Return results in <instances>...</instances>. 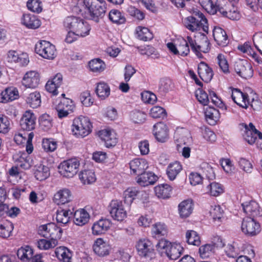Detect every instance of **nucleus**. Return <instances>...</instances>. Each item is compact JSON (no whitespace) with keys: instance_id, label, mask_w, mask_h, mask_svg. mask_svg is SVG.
<instances>
[{"instance_id":"nucleus-64","label":"nucleus","mask_w":262,"mask_h":262,"mask_svg":"<svg viewBox=\"0 0 262 262\" xmlns=\"http://www.w3.org/2000/svg\"><path fill=\"white\" fill-rule=\"evenodd\" d=\"M127 11L131 16L139 20H142L145 18V13L135 7L132 6L128 7Z\"/></svg>"},{"instance_id":"nucleus-5","label":"nucleus","mask_w":262,"mask_h":262,"mask_svg":"<svg viewBox=\"0 0 262 262\" xmlns=\"http://www.w3.org/2000/svg\"><path fill=\"white\" fill-rule=\"evenodd\" d=\"M83 4L92 19L96 21H98L99 18H102L106 11L104 0H83Z\"/></svg>"},{"instance_id":"nucleus-54","label":"nucleus","mask_w":262,"mask_h":262,"mask_svg":"<svg viewBox=\"0 0 262 262\" xmlns=\"http://www.w3.org/2000/svg\"><path fill=\"white\" fill-rule=\"evenodd\" d=\"M39 123L42 129L45 131H48L52 127V118L50 115L43 114L39 118Z\"/></svg>"},{"instance_id":"nucleus-35","label":"nucleus","mask_w":262,"mask_h":262,"mask_svg":"<svg viewBox=\"0 0 262 262\" xmlns=\"http://www.w3.org/2000/svg\"><path fill=\"white\" fill-rule=\"evenodd\" d=\"M74 211V207L73 206L68 209L58 210L56 216L57 222L63 225L68 224L73 217Z\"/></svg>"},{"instance_id":"nucleus-52","label":"nucleus","mask_w":262,"mask_h":262,"mask_svg":"<svg viewBox=\"0 0 262 262\" xmlns=\"http://www.w3.org/2000/svg\"><path fill=\"white\" fill-rule=\"evenodd\" d=\"M57 240H52L51 239L47 240L42 238L37 241L35 245L39 249L46 250L55 247L57 245Z\"/></svg>"},{"instance_id":"nucleus-58","label":"nucleus","mask_w":262,"mask_h":262,"mask_svg":"<svg viewBox=\"0 0 262 262\" xmlns=\"http://www.w3.org/2000/svg\"><path fill=\"white\" fill-rule=\"evenodd\" d=\"M27 7L29 10L37 14L41 12L42 10V4L40 0H28Z\"/></svg>"},{"instance_id":"nucleus-47","label":"nucleus","mask_w":262,"mask_h":262,"mask_svg":"<svg viewBox=\"0 0 262 262\" xmlns=\"http://www.w3.org/2000/svg\"><path fill=\"white\" fill-rule=\"evenodd\" d=\"M89 67L92 72L97 73L102 72L106 68L105 62L99 58H95L90 61L89 62Z\"/></svg>"},{"instance_id":"nucleus-12","label":"nucleus","mask_w":262,"mask_h":262,"mask_svg":"<svg viewBox=\"0 0 262 262\" xmlns=\"http://www.w3.org/2000/svg\"><path fill=\"white\" fill-rule=\"evenodd\" d=\"M35 51L37 54L45 59H53L56 56L55 46L46 40L38 41L35 45Z\"/></svg>"},{"instance_id":"nucleus-39","label":"nucleus","mask_w":262,"mask_h":262,"mask_svg":"<svg viewBox=\"0 0 262 262\" xmlns=\"http://www.w3.org/2000/svg\"><path fill=\"white\" fill-rule=\"evenodd\" d=\"M158 179V177L152 172H143L138 176L137 183L142 186H147L154 184Z\"/></svg>"},{"instance_id":"nucleus-17","label":"nucleus","mask_w":262,"mask_h":262,"mask_svg":"<svg viewBox=\"0 0 262 262\" xmlns=\"http://www.w3.org/2000/svg\"><path fill=\"white\" fill-rule=\"evenodd\" d=\"M152 133L157 141L161 143L167 142L169 138L168 127L163 122H159L154 125Z\"/></svg>"},{"instance_id":"nucleus-55","label":"nucleus","mask_w":262,"mask_h":262,"mask_svg":"<svg viewBox=\"0 0 262 262\" xmlns=\"http://www.w3.org/2000/svg\"><path fill=\"white\" fill-rule=\"evenodd\" d=\"M42 147L46 152H53L57 149V142L53 138L43 139Z\"/></svg>"},{"instance_id":"nucleus-57","label":"nucleus","mask_w":262,"mask_h":262,"mask_svg":"<svg viewBox=\"0 0 262 262\" xmlns=\"http://www.w3.org/2000/svg\"><path fill=\"white\" fill-rule=\"evenodd\" d=\"M56 107L68 111L70 112H73L75 108L74 101L68 98H62Z\"/></svg>"},{"instance_id":"nucleus-53","label":"nucleus","mask_w":262,"mask_h":262,"mask_svg":"<svg viewBox=\"0 0 262 262\" xmlns=\"http://www.w3.org/2000/svg\"><path fill=\"white\" fill-rule=\"evenodd\" d=\"M186 239L189 245L199 246L201 244L199 235L194 230H188L186 233Z\"/></svg>"},{"instance_id":"nucleus-2","label":"nucleus","mask_w":262,"mask_h":262,"mask_svg":"<svg viewBox=\"0 0 262 262\" xmlns=\"http://www.w3.org/2000/svg\"><path fill=\"white\" fill-rule=\"evenodd\" d=\"M188 10L192 14V16L187 17L184 20V25L189 30L194 32L201 29L207 32V19L205 15L196 9L192 8Z\"/></svg>"},{"instance_id":"nucleus-61","label":"nucleus","mask_w":262,"mask_h":262,"mask_svg":"<svg viewBox=\"0 0 262 262\" xmlns=\"http://www.w3.org/2000/svg\"><path fill=\"white\" fill-rule=\"evenodd\" d=\"M202 7L210 14L216 13V3L214 4L212 0H199Z\"/></svg>"},{"instance_id":"nucleus-27","label":"nucleus","mask_w":262,"mask_h":262,"mask_svg":"<svg viewBox=\"0 0 262 262\" xmlns=\"http://www.w3.org/2000/svg\"><path fill=\"white\" fill-rule=\"evenodd\" d=\"M129 164L131 173L138 176L148 167L147 160L142 158H135L130 161Z\"/></svg>"},{"instance_id":"nucleus-31","label":"nucleus","mask_w":262,"mask_h":262,"mask_svg":"<svg viewBox=\"0 0 262 262\" xmlns=\"http://www.w3.org/2000/svg\"><path fill=\"white\" fill-rule=\"evenodd\" d=\"M21 24L27 28L36 29L38 28L41 24L38 17L31 14H24L21 18Z\"/></svg>"},{"instance_id":"nucleus-23","label":"nucleus","mask_w":262,"mask_h":262,"mask_svg":"<svg viewBox=\"0 0 262 262\" xmlns=\"http://www.w3.org/2000/svg\"><path fill=\"white\" fill-rule=\"evenodd\" d=\"M40 82L39 74L35 71L27 72L24 76L21 83L27 88L34 89L38 86Z\"/></svg>"},{"instance_id":"nucleus-30","label":"nucleus","mask_w":262,"mask_h":262,"mask_svg":"<svg viewBox=\"0 0 262 262\" xmlns=\"http://www.w3.org/2000/svg\"><path fill=\"white\" fill-rule=\"evenodd\" d=\"M19 98L17 88L11 86L6 88L0 93V102L6 103L12 101Z\"/></svg>"},{"instance_id":"nucleus-50","label":"nucleus","mask_w":262,"mask_h":262,"mask_svg":"<svg viewBox=\"0 0 262 262\" xmlns=\"http://www.w3.org/2000/svg\"><path fill=\"white\" fill-rule=\"evenodd\" d=\"M95 92L97 96L101 99H105L110 94L109 85L104 82H100L97 83Z\"/></svg>"},{"instance_id":"nucleus-26","label":"nucleus","mask_w":262,"mask_h":262,"mask_svg":"<svg viewBox=\"0 0 262 262\" xmlns=\"http://www.w3.org/2000/svg\"><path fill=\"white\" fill-rule=\"evenodd\" d=\"M168 233L167 226L164 223L158 222L152 225L151 234L153 238L159 239H165Z\"/></svg>"},{"instance_id":"nucleus-10","label":"nucleus","mask_w":262,"mask_h":262,"mask_svg":"<svg viewBox=\"0 0 262 262\" xmlns=\"http://www.w3.org/2000/svg\"><path fill=\"white\" fill-rule=\"evenodd\" d=\"M190 42V46L192 52L200 59H202L204 56L202 53H208L211 49V44L206 35H203L199 43L192 37H188Z\"/></svg>"},{"instance_id":"nucleus-42","label":"nucleus","mask_w":262,"mask_h":262,"mask_svg":"<svg viewBox=\"0 0 262 262\" xmlns=\"http://www.w3.org/2000/svg\"><path fill=\"white\" fill-rule=\"evenodd\" d=\"M154 189L159 198L166 199L170 197L172 188L167 184H162L156 186Z\"/></svg>"},{"instance_id":"nucleus-37","label":"nucleus","mask_w":262,"mask_h":262,"mask_svg":"<svg viewBox=\"0 0 262 262\" xmlns=\"http://www.w3.org/2000/svg\"><path fill=\"white\" fill-rule=\"evenodd\" d=\"M7 55L9 62L18 63L21 66L27 65L29 62L27 54H22L19 55L17 51L14 50L9 51Z\"/></svg>"},{"instance_id":"nucleus-29","label":"nucleus","mask_w":262,"mask_h":262,"mask_svg":"<svg viewBox=\"0 0 262 262\" xmlns=\"http://www.w3.org/2000/svg\"><path fill=\"white\" fill-rule=\"evenodd\" d=\"M112 222L106 219H100L95 222L92 227V233L95 235L105 233L111 227Z\"/></svg>"},{"instance_id":"nucleus-6","label":"nucleus","mask_w":262,"mask_h":262,"mask_svg":"<svg viewBox=\"0 0 262 262\" xmlns=\"http://www.w3.org/2000/svg\"><path fill=\"white\" fill-rule=\"evenodd\" d=\"M215 8L216 13L218 11L223 16L231 20H238L241 17L237 6L228 0H217Z\"/></svg>"},{"instance_id":"nucleus-38","label":"nucleus","mask_w":262,"mask_h":262,"mask_svg":"<svg viewBox=\"0 0 262 262\" xmlns=\"http://www.w3.org/2000/svg\"><path fill=\"white\" fill-rule=\"evenodd\" d=\"M73 217L75 224L82 226L89 222L90 215L84 209H79L74 210Z\"/></svg>"},{"instance_id":"nucleus-22","label":"nucleus","mask_w":262,"mask_h":262,"mask_svg":"<svg viewBox=\"0 0 262 262\" xmlns=\"http://www.w3.org/2000/svg\"><path fill=\"white\" fill-rule=\"evenodd\" d=\"M98 136L101 140L105 143L106 147L115 146L118 142L117 134L113 129H104L99 130Z\"/></svg>"},{"instance_id":"nucleus-62","label":"nucleus","mask_w":262,"mask_h":262,"mask_svg":"<svg viewBox=\"0 0 262 262\" xmlns=\"http://www.w3.org/2000/svg\"><path fill=\"white\" fill-rule=\"evenodd\" d=\"M217 62L222 72L224 74H228L230 72L229 64L225 55L222 54H218L217 56Z\"/></svg>"},{"instance_id":"nucleus-28","label":"nucleus","mask_w":262,"mask_h":262,"mask_svg":"<svg viewBox=\"0 0 262 262\" xmlns=\"http://www.w3.org/2000/svg\"><path fill=\"white\" fill-rule=\"evenodd\" d=\"M198 73L200 78L206 83L210 82L214 75L212 69L204 61L198 64Z\"/></svg>"},{"instance_id":"nucleus-48","label":"nucleus","mask_w":262,"mask_h":262,"mask_svg":"<svg viewBox=\"0 0 262 262\" xmlns=\"http://www.w3.org/2000/svg\"><path fill=\"white\" fill-rule=\"evenodd\" d=\"M81 182L84 184H90L95 182L96 178L95 172L90 169H85L79 174Z\"/></svg>"},{"instance_id":"nucleus-21","label":"nucleus","mask_w":262,"mask_h":262,"mask_svg":"<svg viewBox=\"0 0 262 262\" xmlns=\"http://www.w3.org/2000/svg\"><path fill=\"white\" fill-rule=\"evenodd\" d=\"M36 117L31 111H26L20 120V126L23 130L31 131L35 129Z\"/></svg>"},{"instance_id":"nucleus-20","label":"nucleus","mask_w":262,"mask_h":262,"mask_svg":"<svg viewBox=\"0 0 262 262\" xmlns=\"http://www.w3.org/2000/svg\"><path fill=\"white\" fill-rule=\"evenodd\" d=\"M234 70L236 73L244 79H249L252 77L253 70L251 64L246 60L236 62Z\"/></svg>"},{"instance_id":"nucleus-43","label":"nucleus","mask_w":262,"mask_h":262,"mask_svg":"<svg viewBox=\"0 0 262 262\" xmlns=\"http://www.w3.org/2000/svg\"><path fill=\"white\" fill-rule=\"evenodd\" d=\"M34 174L37 180L43 181L50 176L49 168L48 166L41 164L36 165L34 168Z\"/></svg>"},{"instance_id":"nucleus-3","label":"nucleus","mask_w":262,"mask_h":262,"mask_svg":"<svg viewBox=\"0 0 262 262\" xmlns=\"http://www.w3.org/2000/svg\"><path fill=\"white\" fill-rule=\"evenodd\" d=\"M157 250L162 255L165 254L171 260H176L180 257L184 251L180 244L171 243L166 239H160L156 245Z\"/></svg>"},{"instance_id":"nucleus-45","label":"nucleus","mask_w":262,"mask_h":262,"mask_svg":"<svg viewBox=\"0 0 262 262\" xmlns=\"http://www.w3.org/2000/svg\"><path fill=\"white\" fill-rule=\"evenodd\" d=\"M108 19L113 24L122 25L126 22V18L122 13L117 9H112L108 13Z\"/></svg>"},{"instance_id":"nucleus-60","label":"nucleus","mask_w":262,"mask_h":262,"mask_svg":"<svg viewBox=\"0 0 262 262\" xmlns=\"http://www.w3.org/2000/svg\"><path fill=\"white\" fill-rule=\"evenodd\" d=\"M150 116L153 118L164 119L167 116L165 110L159 106H154L150 110Z\"/></svg>"},{"instance_id":"nucleus-49","label":"nucleus","mask_w":262,"mask_h":262,"mask_svg":"<svg viewBox=\"0 0 262 262\" xmlns=\"http://www.w3.org/2000/svg\"><path fill=\"white\" fill-rule=\"evenodd\" d=\"M26 102L31 107L37 108L41 102L40 94L36 91L30 93L27 97Z\"/></svg>"},{"instance_id":"nucleus-8","label":"nucleus","mask_w":262,"mask_h":262,"mask_svg":"<svg viewBox=\"0 0 262 262\" xmlns=\"http://www.w3.org/2000/svg\"><path fill=\"white\" fill-rule=\"evenodd\" d=\"M80 162L77 158H71L62 162L58 166L59 173L64 177L72 178L79 170Z\"/></svg>"},{"instance_id":"nucleus-34","label":"nucleus","mask_w":262,"mask_h":262,"mask_svg":"<svg viewBox=\"0 0 262 262\" xmlns=\"http://www.w3.org/2000/svg\"><path fill=\"white\" fill-rule=\"evenodd\" d=\"M182 170L183 166L182 164L178 161H175L168 165L166 170V173L170 181H173Z\"/></svg>"},{"instance_id":"nucleus-4","label":"nucleus","mask_w":262,"mask_h":262,"mask_svg":"<svg viewBox=\"0 0 262 262\" xmlns=\"http://www.w3.org/2000/svg\"><path fill=\"white\" fill-rule=\"evenodd\" d=\"M92 124L90 119L83 116L75 118L71 126L73 135L77 138H84L92 131Z\"/></svg>"},{"instance_id":"nucleus-15","label":"nucleus","mask_w":262,"mask_h":262,"mask_svg":"<svg viewBox=\"0 0 262 262\" xmlns=\"http://www.w3.org/2000/svg\"><path fill=\"white\" fill-rule=\"evenodd\" d=\"M231 98L234 102L240 107L246 109L250 105L253 110H255L253 105L254 101H252L250 103L248 94L242 92L239 89H232Z\"/></svg>"},{"instance_id":"nucleus-51","label":"nucleus","mask_w":262,"mask_h":262,"mask_svg":"<svg viewBox=\"0 0 262 262\" xmlns=\"http://www.w3.org/2000/svg\"><path fill=\"white\" fill-rule=\"evenodd\" d=\"M139 193V190L136 187L128 188L123 192L124 202L128 205H130L136 198Z\"/></svg>"},{"instance_id":"nucleus-40","label":"nucleus","mask_w":262,"mask_h":262,"mask_svg":"<svg viewBox=\"0 0 262 262\" xmlns=\"http://www.w3.org/2000/svg\"><path fill=\"white\" fill-rule=\"evenodd\" d=\"M204 113L207 122L211 125H215L221 117L219 111L213 107L207 106Z\"/></svg>"},{"instance_id":"nucleus-14","label":"nucleus","mask_w":262,"mask_h":262,"mask_svg":"<svg viewBox=\"0 0 262 262\" xmlns=\"http://www.w3.org/2000/svg\"><path fill=\"white\" fill-rule=\"evenodd\" d=\"M241 230L246 235L254 236L260 232L261 227L259 223L253 218L246 217L243 220Z\"/></svg>"},{"instance_id":"nucleus-9","label":"nucleus","mask_w":262,"mask_h":262,"mask_svg":"<svg viewBox=\"0 0 262 262\" xmlns=\"http://www.w3.org/2000/svg\"><path fill=\"white\" fill-rule=\"evenodd\" d=\"M62 230L54 223L41 225L38 228V233L40 236L52 240L61 237Z\"/></svg>"},{"instance_id":"nucleus-13","label":"nucleus","mask_w":262,"mask_h":262,"mask_svg":"<svg viewBox=\"0 0 262 262\" xmlns=\"http://www.w3.org/2000/svg\"><path fill=\"white\" fill-rule=\"evenodd\" d=\"M108 210L112 219L121 222L127 217L122 201L117 199L112 200L108 206Z\"/></svg>"},{"instance_id":"nucleus-33","label":"nucleus","mask_w":262,"mask_h":262,"mask_svg":"<svg viewBox=\"0 0 262 262\" xmlns=\"http://www.w3.org/2000/svg\"><path fill=\"white\" fill-rule=\"evenodd\" d=\"M73 198L71 191L64 188L58 191L54 196V202L58 205H63L70 202Z\"/></svg>"},{"instance_id":"nucleus-32","label":"nucleus","mask_w":262,"mask_h":262,"mask_svg":"<svg viewBox=\"0 0 262 262\" xmlns=\"http://www.w3.org/2000/svg\"><path fill=\"white\" fill-rule=\"evenodd\" d=\"M213 36L216 43L221 47H226L229 43V40L226 32L221 27H214Z\"/></svg>"},{"instance_id":"nucleus-24","label":"nucleus","mask_w":262,"mask_h":262,"mask_svg":"<svg viewBox=\"0 0 262 262\" xmlns=\"http://www.w3.org/2000/svg\"><path fill=\"white\" fill-rule=\"evenodd\" d=\"M244 213L247 217L254 218L261 216V211L258 203L255 201H250L242 204Z\"/></svg>"},{"instance_id":"nucleus-46","label":"nucleus","mask_w":262,"mask_h":262,"mask_svg":"<svg viewBox=\"0 0 262 262\" xmlns=\"http://www.w3.org/2000/svg\"><path fill=\"white\" fill-rule=\"evenodd\" d=\"M136 34L139 39L144 41L150 40L154 37L152 33L145 27L138 26L136 29Z\"/></svg>"},{"instance_id":"nucleus-41","label":"nucleus","mask_w":262,"mask_h":262,"mask_svg":"<svg viewBox=\"0 0 262 262\" xmlns=\"http://www.w3.org/2000/svg\"><path fill=\"white\" fill-rule=\"evenodd\" d=\"M55 254L60 262H72L73 253L66 247H57L55 250Z\"/></svg>"},{"instance_id":"nucleus-36","label":"nucleus","mask_w":262,"mask_h":262,"mask_svg":"<svg viewBox=\"0 0 262 262\" xmlns=\"http://www.w3.org/2000/svg\"><path fill=\"white\" fill-rule=\"evenodd\" d=\"M194 204L192 200L187 199L181 202L178 206V210L181 218L188 217L192 212Z\"/></svg>"},{"instance_id":"nucleus-7","label":"nucleus","mask_w":262,"mask_h":262,"mask_svg":"<svg viewBox=\"0 0 262 262\" xmlns=\"http://www.w3.org/2000/svg\"><path fill=\"white\" fill-rule=\"evenodd\" d=\"M187 36L186 38L183 37L178 38L174 43L168 42L167 47L169 50L174 55H178L183 57L187 56L190 53V42Z\"/></svg>"},{"instance_id":"nucleus-63","label":"nucleus","mask_w":262,"mask_h":262,"mask_svg":"<svg viewBox=\"0 0 262 262\" xmlns=\"http://www.w3.org/2000/svg\"><path fill=\"white\" fill-rule=\"evenodd\" d=\"M211 195L216 196L224 192L223 186L218 183L212 182L207 187Z\"/></svg>"},{"instance_id":"nucleus-1","label":"nucleus","mask_w":262,"mask_h":262,"mask_svg":"<svg viewBox=\"0 0 262 262\" xmlns=\"http://www.w3.org/2000/svg\"><path fill=\"white\" fill-rule=\"evenodd\" d=\"M63 25L67 31L75 32L77 36L85 37L90 34L91 27L83 19L74 16L67 17Z\"/></svg>"},{"instance_id":"nucleus-19","label":"nucleus","mask_w":262,"mask_h":262,"mask_svg":"<svg viewBox=\"0 0 262 262\" xmlns=\"http://www.w3.org/2000/svg\"><path fill=\"white\" fill-rule=\"evenodd\" d=\"M13 160L15 165L24 170L30 169L33 164V159L25 151H18L13 156Z\"/></svg>"},{"instance_id":"nucleus-59","label":"nucleus","mask_w":262,"mask_h":262,"mask_svg":"<svg viewBox=\"0 0 262 262\" xmlns=\"http://www.w3.org/2000/svg\"><path fill=\"white\" fill-rule=\"evenodd\" d=\"M13 230V225L11 223L6 222L0 225V236L6 238L9 237Z\"/></svg>"},{"instance_id":"nucleus-18","label":"nucleus","mask_w":262,"mask_h":262,"mask_svg":"<svg viewBox=\"0 0 262 262\" xmlns=\"http://www.w3.org/2000/svg\"><path fill=\"white\" fill-rule=\"evenodd\" d=\"M218 240H220L219 244L211 242L200 246L199 250L200 256L203 259L209 258L214 255L216 248H222L225 246L222 239L219 238Z\"/></svg>"},{"instance_id":"nucleus-11","label":"nucleus","mask_w":262,"mask_h":262,"mask_svg":"<svg viewBox=\"0 0 262 262\" xmlns=\"http://www.w3.org/2000/svg\"><path fill=\"white\" fill-rule=\"evenodd\" d=\"M136 248L138 254L142 258L151 259L155 257L154 245L152 242L147 238L140 239L136 243Z\"/></svg>"},{"instance_id":"nucleus-25","label":"nucleus","mask_w":262,"mask_h":262,"mask_svg":"<svg viewBox=\"0 0 262 262\" xmlns=\"http://www.w3.org/2000/svg\"><path fill=\"white\" fill-rule=\"evenodd\" d=\"M93 249L97 255L104 257L110 254L111 247L106 241L102 238H98L95 241Z\"/></svg>"},{"instance_id":"nucleus-44","label":"nucleus","mask_w":262,"mask_h":262,"mask_svg":"<svg viewBox=\"0 0 262 262\" xmlns=\"http://www.w3.org/2000/svg\"><path fill=\"white\" fill-rule=\"evenodd\" d=\"M33 250L29 246H25L19 248L17 256L20 260L27 262L33 256Z\"/></svg>"},{"instance_id":"nucleus-56","label":"nucleus","mask_w":262,"mask_h":262,"mask_svg":"<svg viewBox=\"0 0 262 262\" xmlns=\"http://www.w3.org/2000/svg\"><path fill=\"white\" fill-rule=\"evenodd\" d=\"M224 251L226 255L230 258H236L239 254V248L234 242L225 246Z\"/></svg>"},{"instance_id":"nucleus-16","label":"nucleus","mask_w":262,"mask_h":262,"mask_svg":"<svg viewBox=\"0 0 262 262\" xmlns=\"http://www.w3.org/2000/svg\"><path fill=\"white\" fill-rule=\"evenodd\" d=\"M243 125L245 128L243 138L248 143L252 145L256 143L258 138L262 139V133L255 128L253 123H250L249 126L246 124Z\"/></svg>"}]
</instances>
